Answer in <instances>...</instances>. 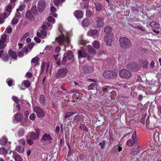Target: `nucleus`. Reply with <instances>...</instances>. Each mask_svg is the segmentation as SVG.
<instances>
[{
    "label": "nucleus",
    "instance_id": "obj_1",
    "mask_svg": "<svg viewBox=\"0 0 161 161\" xmlns=\"http://www.w3.org/2000/svg\"><path fill=\"white\" fill-rule=\"evenodd\" d=\"M119 41L120 46L124 49L130 48L132 45L131 41L127 38L125 37H120Z\"/></svg>",
    "mask_w": 161,
    "mask_h": 161
},
{
    "label": "nucleus",
    "instance_id": "obj_2",
    "mask_svg": "<svg viewBox=\"0 0 161 161\" xmlns=\"http://www.w3.org/2000/svg\"><path fill=\"white\" fill-rule=\"evenodd\" d=\"M157 120V119L155 115H154L153 117H151L150 119L148 117L146 121V127L150 130L154 129Z\"/></svg>",
    "mask_w": 161,
    "mask_h": 161
},
{
    "label": "nucleus",
    "instance_id": "obj_3",
    "mask_svg": "<svg viewBox=\"0 0 161 161\" xmlns=\"http://www.w3.org/2000/svg\"><path fill=\"white\" fill-rule=\"evenodd\" d=\"M94 21L93 24V27L96 28H100L104 25V19L99 16H95Z\"/></svg>",
    "mask_w": 161,
    "mask_h": 161
},
{
    "label": "nucleus",
    "instance_id": "obj_4",
    "mask_svg": "<svg viewBox=\"0 0 161 161\" xmlns=\"http://www.w3.org/2000/svg\"><path fill=\"white\" fill-rule=\"evenodd\" d=\"M103 75L105 79L113 80L115 79L117 76V74L115 71L112 70H107L103 72Z\"/></svg>",
    "mask_w": 161,
    "mask_h": 161
},
{
    "label": "nucleus",
    "instance_id": "obj_5",
    "mask_svg": "<svg viewBox=\"0 0 161 161\" xmlns=\"http://www.w3.org/2000/svg\"><path fill=\"white\" fill-rule=\"evenodd\" d=\"M68 73V70L66 68H63L58 69L55 74L57 79H62L67 75Z\"/></svg>",
    "mask_w": 161,
    "mask_h": 161
},
{
    "label": "nucleus",
    "instance_id": "obj_6",
    "mask_svg": "<svg viewBox=\"0 0 161 161\" xmlns=\"http://www.w3.org/2000/svg\"><path fill=\"white\" fill-rule=\"evenodd\" d=\"M56 40L60 45H63L65 43L69 44V38L67 36H64L63 34L57 37Z\"/></svg>",
    "mask_w": 161,
    "mask_h": 161
},
{
    "label": "nucleus",
    "instance_id": "obj_7",
    "mask_svg": "<svg viewBox=\"0 0 161 161\" xmlns=\"http://www.w3.org/2000/svg\"><path fill=\"white\" fill-rule=\"evenodd\" d=\"M77 113L76 111H74L70 112H67L64 114V120L68 123L72 122L73 119V115Z\"/></svg>",
    "mask_w": 161,
    "mask_h": 161
},
{
    "label": "nucleus",
    "instance_id": "obj_8",
    "mask_svg": "<svg viewBox=\"0 0 161 161\" xmlns=\"http://www.w3.org/2000/svg\"><path fill=\"white\" fill-rule=\"evenodd\" d=\"M127 68L130 70L133 71H138L140 68L137 63L133 62H129L127 65Z\"/></svg>",
    "mask_w": 161,
    "mask_h": 161
},
{
    "label": "nucleus",
    "instance_id": "obj_9",
    "mask_svg": "<svg viewBox=\"0 0 161 161\" xmlns=\"http://www.w3.org/2000/svg\"><path fill=\"white\" fill-rule=\"evenodd\" d=\"M119 75L123 78L128 79L131 77V73L129 71L123 69L120 71Z\"/></svg>",
    "mask_w": 161,
    "mask_h": 161
},
{
    "label": "nucleus",
    "instance_id": "obj_10",
    "mask_svg": "<svg viewBox=\"0 0 161 161\" xmlns=\"http://www.w3.org/2000/svg\"><path fill=\"white\" fill-rule=\"evenodd\" d=\"M46 5L45 0H39L38 2L37 8L39 12H42L44 10Z\"/></svg>",
    "mask_w": 161,
    "mask_h": 161
},
{
    "label": "nucleus",
    "instance_id": "obj_11",
    "mask_svg": "<svg viewBox=\"0 0 161 161\" xmlns=\"http://www.w3.org/2000/svg\"><path fill=\"white\" fill-rule=\"evenodd\" d=\"M35 130V132L32 131L31 132L30 136L31 138L34 140L38 139L40 134V131L39 129H36Z\"/></svg>",
    "mask_w": 161,
    "mask_h": 161
},
{
    "label": "nucleus",
    "instance_id": "obj_12",
    "mask_svg": "<svg viewBox=\"0 0 161 161\" xmlns=\"http://www.w3.org/2000/svg\"><path fill=\"white\" fill-rule=\"evenodd\" d=\"M35 110L38 118H42L45 115L44 111L40 108L38 106L36 107Z\"/></svg>",
    "mask_w": 161,
    "mask_h": 161
},
{
    "label": "nucleus",
    "instance_id": "obj_13",
    "mask_svg": "<svg viewBox=\"0 0 161 161\" xmlns=\"http://www.w3.org/2000/svg\"><path fill=\"white\" fill-rule=\"evenodd\" d=\"M84 117L85 116L83 114H78L73 117L72 122L73 124H75L80 121H82Z\"/></svg>",
    "mask_w": 161,
    "mask_h": 161
},
{
    "label": "nucleus",
    "instance_id": "obj_14",
    "mask_svg": "<svg viewBox=\"0 0 161 161\" xmlns=\"http://www.w3.org/2000/svg\"><path fill=\"white\" fill-rule=\"evenodd\" d=\"M113 38V34L106 35L104 37V41L106 45L110 46Z\"/></svg>",
    "mask_w": 161,
    "mask_h": 161
},
{
    "label": "nucleus",
    "instance_id": "obj_15",
    "mask_svg": "<svg viewBox=\"0 0 161 161\" xmlns=\"http://www.w3.org/2000/svg\"><path fill=\"white\" fill-rule=\"evenodd\" d=\"M89 35L96 38L98 36V31L96 29H91L89 31Z\"/></svg>",
    "mask_w": 161,
    "mask_h": 161
},
{
    "label": "nucleus",
    "instance_id": "obj_16",
    "mask_svg": "<svg viewBox=\"0 0 161 161\" xmlns=\"http://www.w3.org/2000/svg\"><path fill=\"white\" fill-rule=\"evenodd\" d=\"M140 150V147L138 145L134 147L132 149L130 152V155L135 156L137 154V153Z\"/></svg>",
    "mask_w": 161,
    "mask_h": 161
},
{
    "label": "nucleus",
    "instance_id": "obj_17",
    "mask_svg": "<svg viewBox=\"0 0 161 161\" xmlns=\"http://www.w3.org/2000/svg\"><path fill=\"white\" fill-rule=\"evenodd\" d=\"M74 16L77 19L82 18L83 15V12L80 10H75L74 13Z\"/></svg>",
    "mask_w": 161,
    "mask_h": 161
},
{
    "label": "nucleus",
    "instance_id": "obj_18",
    "mask_svg": "<svg viewBox=\"0 0 161 161\" xmlns=\"http://www.w3.org/2000/svg\"><path fill=\"white\" fill-rule=\"evenodd\" d=\"M26 18L31 21H33L34 20V16L32 14L30 10H28L26 13Z\"/></svg>",
    "mask_w": 161,
    "mask_h": 161
},
{
    "label": "nucleus",
    "instance_id": "obj_19",
    "mask_svg": "<svg viewBox=\"0 0 161 161\" xmlns=\"http://www.w3.org/2000/svg\"><path fill=\"white\" fill-rule=\"evenodd\" d=\"M52 140V138L49 134H44L42 136L41 140L42 141H50Z\"/></svg>",
    "mask_w": 161,
    "mask_h": 161
},
{
    "label": "nucleus",
    "instance_id": "obj_20",
    "mask_svg": "<svg viewBox=\"0 0 161 161\" xmlns=\"http://www.w3.org/2000/svg\"><path fill=\"white\" fill-rule=\"evenodd\" d=\"M7 13L4 12L3 13H1L0 14V24H3L4 21V19L6 18L8 15L7 16Z\"/></svg>",
    "mask_w": 161,
    "mask_h": 161
},
{
    "label": "nucleus",
    "instance_id": "obj_21",
    "mask_svg": "<svg viewBox=\"0 0 161 161\" xmlns=\"http://www.w3.org/2000/svg\"><path fill=\"white\" fill-rule=\"evenodd\" d=\"M12 5L10 4H8L4 8V9L7 12V14L9 15L12 12Z\"/></svg>",
    "mask_w": 161,
    "mask_h": 161
},
{
    "label": "nucleus",
    "instance_id": "obj_22",
    "mask_svg": "<svg viewBox=\"0 0 161 161\" xmlns=\"http://www.w3.org/2000/svg\"><path fill=\"white\" fill-rule=\"evenodd\" d=\"M87 54L84 50H79L78 52V55L79 58H85L87 56Z\"/></svg>",
    "mask_w": 161,
    "mask_h": 161
},
{
    "label": "nucleus",
    "instance_id": "obj_23",
    "mask_svg": "<svg viewBox=\"0 0 161 161\" xmlns=\"http://www.w3.org/2000/svg\"><path fill=\"white\" fill-rule=\"evenodd\" d=\"M14 116L15 119L18 122H21L23 119V115L20 113L15 114Z\"/></svg>",
    "mask_w": 161,
    "mask_h": 161
},
{
    "label": "nucleus",
    "instance_id": "obj_24",
    "mask_svg": "<svg viewBox=\"0 0 161 161\" xmlns=\"http://www.w3.org/2000/svg\"><path fill=\"white\" fill-rule=\"evenodd\" d=\"M39 102L42 105L45 106L46 104V99L43 94H41L40 96Z\"/></svg>",
    "mask_w": 161,
    "mask_h": 161
},
{
    "label": "nucleus",
    "instance_id": "obj_25",
    "mask_svg": "<svg viewBox=\"0 0 161 161\" xmlns=\"http://www.w3.org/2000/svg\"><path fill=\"white\" fill-rule=\"evenodd\" d=\"M88 52L89 54L93 56L96 53V50L91 46H88Z\"/></svg>",
    "mask_w": 161,
    "mask_h": 161
},
{
    "label": "nucleus",
    "instance_id": "obj_26",
    "mask_svg": "<svg viewBox=\"0 0 161 161\" xmlns=\"http://www.w3.org/2000/svg\"><path fill=\"white\" fill-rule=\"evenodd\" d=\"M8 55L13 59H16L17 58L16 53L13 51L12 50L9 49L8 50Z\"/></svg>",
    "mask_w": 161,
    "mask_h": 161
},
{
    "label": "nucleus",
    "instance_id": "obj_27",
    "mask_svg": "<svg viewBox=\"0 0 161 161\" xmlns=\"http://www.w3.org/2000/svg\"><path fill=\"white\" fill-rule=\"evenodd\" d=\"M82 24L84 27H88L90 24V21L89 19L86 18L82 20Z\"/></svg>",
    "mask_w": 161,
    "mask_h": 161
},
{
    "label": "nucleus",
    "instance_id": "obj_28",
    "mask_svg": "<svg viewBox=\"0 0 161 161\" xmlns=\"http://www.w3.org/2000/svg\"><path fill=\"white\" fill-rule=\"evenodd\" d=\"M112 31V28L109 26L105 27L104 28V32L106 33V35L113 34L111 33Z\"/></svg>",
    "mask_w": 161,
    "mask_h": 161
},
{
    "label": "nucleus",
    "instance_id": "obj_29",
    "mask_svg": "<svg viewBox=\"0 0 161 161\" xmlns=\"http://www.w3.org/2000/svg\"><path fill=\"white\" fill-rule=\"evenodd\" d=\"M15 150L19 153H23L24 151V147L20 145H19L16 147Z\"/></svg>",
    "mask_w": 161,
    "mask_h": 161
},
{
    "label": "nucleus",
    "instance_id": "obj_30",
    "mask_svg": "<svg viewBox=\"0 0 161 161\" xmlns=\"http://www.w3.org/2000/svg\"><path fill=\"white\" fill-rule=\"evenodd\" d=\"M64 54L66 55L67 59L69 60L71 59L74 57L73 53L71 51H70Z\"/></svg>",
    "mask_w": 161,
    "mask_h": 161
},
{
    "label": "nucleus",
    "instance_id": "obj_31",
    "mask_svg": "<svg viewBox=\"0 0 161 161\" xmlns=\"http://www.w3.org/2000/svg\"><path fill=\"white\" fill-rule=\"evenodd\" d=\"M111 89V87L109 86H105L102 87V90L104 93H108L109 91Z\"/></svg>",
    "mask_w": 161,
    "mask_h": 161
},
{
    "label": "nucleus",
    "instance_id": "obj_32",
    "mask_svg": "<svg viewBox=\"0 0 161 161\" xmlns=\"http://www.w3.org/2000/svg\"><path fill=\"white\" fill-rule=\"evenodd\" d=\"M83 71L86 73L92 72L93 71V68L92 67L86 66L83 68Z\"/></svg>",
    "mask_w": 161,
    "mask_h": 161
},
{
    "label": "nucleus",
    "instance_id": "obj_33",
    "mask_svg": "<svg viewBox=\"0 0 161 161\" xmlns=\"http://www.w3.org/2000/svg\"><path fill=\"white\" fill-rule=\"evenodd\" d=\"M31 11L32 13L35 15H36L38 14V12L36 9V6H33L31 9Z\"/></svg>",
    "mask_w": 161,
    "mask_h": 161
},
{
    "label": "nucleus",
    "instance_id": "obj_34",
    "mask_svg": "<svg viewBox=\"0 0 161 161\" xmlns=\"http://www.w3.org/2000/svg\"><path fill=\"white\" fill-rule=\"evenodd\" d=\"M25 133V130L24 129H20L18 132V136L19 137L23 136Z\"/></svg>",
    "mask_w": 161,
    "mask_h": 161
},
{
    "label": "nucleus",
    "instance_id": "obj_35",
    "mask_svg": "<svg viewBox=\"0 0 161 161\" xmlns=\"http://www.w3.org/2000/svg\"><path fill=\"white\" fill-rule=\"evenodd\" d=\"M97 84L95 83H92L88 87V90H93L96 88Z\"/></svg>",
    "mask_w": 161,
    "mask_h": 161
},
{
    "label": "nucleus",
    "instance_id": "obj_36",
    "mask_svg": "<svg viewBox=\"0 0 161 161\" xmlns=\"http://www.w3.org/2000/svg\"><path fill=\"white\" fill-rule=\"evenodd\" d=\"M96 6V10L98 11H100L102 9V5L101 4L97 3L95 4Z\"/></svg>",
    "mask_w": 161,
    "mask_h": 161
},
{
    "label": "nucleus",
    "instance_id": "obj_37",
    "mask_svg": "<svg viewBox=\"0 0 161 161\" xmlns=\"http://www.w3.org/2000/svg\"><path fill=\"white\" fill-rule=\"evenodd\" d=\"M25 4L24 3H21L19 6V7L18 8H17V10L22 12L25 9Z\"/></svg>",
    "mask_w": 161,
    "mask_h": 161
},
{
    "label": "nucleus",
    "instance_id": "obj_38",
    "mask_svg": "<svg viewBox=\"0 0 161 161\" xmlns=\"http://www.w3.org/2000/svg\"><path fill=\"white\" fill-rule=\"evenodd\" d=\"M7 142V139L6 137L2 138L0 141V144L2 145H5L6 144Z\"/></svg>",
    "mask_w": 161,
    "mask_h": 161
},
{
    "label": "nucleus",
    "instance_id": "obj_39",
    "mask_svg": "<svg viewBox=\"0 0 161 161\" xmlns=\"http://www.w3.org/2000/svg\"><path fill=\"white\" fill-rule=\"evenodd\" d=\"M92 45L93 47L96 48H98L100 47V45L99 42L97 41H94L92 43Z\"/></svg>",
    "mask_w": 161,
    "mask_h": 161
},
{
    "label": "nucleus",
    "instance_id": "obj_40",
    "mask_svg": "<svg viewBox=\"0 0 161 161\" xmlns=\"http://www.w3.org/2000/svg\"><path fill=\"white\" fill-rule=\"evenodd\" d=\"M7 35L6 34H4L1 36L0 42H5L7 40Z\"/></svg>",
    "mask_w": 161,
    "mask_h": 161
},
{
    "label": "nucleus",
    "instance_id": "obj_41",
    "mask_svg": "<svg viewBox=\"0 0 161 161\" xmlns=\"http://www.w3.org/2000/svg\"><path fill=\"white\" fill-rule=\"evenodd\" d=\"M131 138L133 140L134 143H136L137 140H136L137 136H136V131H135L131 136Z\"/></svg>",
    "mask_w": 161,
    "mask_h": 161
},
{
    "label": "nucleus",
    "instance_id": "obj_42",
    "mask_svg": "<svg viewBox=\"0 0 161 161\" xmlns=\"http://www.w3.org/2000/svg\"><path fill=\"white\" fill-rule=\"evenodd\" d=\"M14 158L15 161H22V158L18 154L14 155Z\"/></svg>",
    "mask_w": 161,
    "mask_h": 161
},
{
    "label": "nucleus",
    "instance_id": "obj_43",
    "mask_svg": "<svg viewBox=\"0 0 161 161\" xmlns=\"http://www.w3.org/2000/svg\"><path fill=\"white\" fill-rule=\"evenodd\" d=\"M7 153L6 149L3 147L0 148V154L2 155H4Z\"/></svg>",
    "mask_w": 161,
    "mask_h": 161
},
{
    "label": "nucleus",
    "instance_id": "obj_44",
    "mask_svg": "<svg viewBox=\"0 0 161 161\" xmlns=\"http://www.w3.org/2000/svg\"><path fill=\"white\" fill-rule=\"evenodd\" d=\"M67 58L66 57V55H65V54H64V57L62 58V60L61 62V64L63 65H65L67 60Z\"/></svg>",
    "mask_w": 161,
    "mask_h": 161
},
{
    "label": "nucleus",
    "instance_id": "obj_45",
    "mask_svg": "<svg viewBox=\"0 0 161 161\" xmlns=\"http://www.w3.org/2000/svg\"><path fill=\"white\" fill-rule=\"evenodd\" d=\"M159 134L157 131H155L153 134V136L155 140L159 139Z\"/></svg>",
    "mask_w": 161,
    "mask_h": 161
},
{
    "label": "nucleus",
    "instance_id": "obj_46",
    "mask_svg": "<svg viewBox=\"0 0 161 161\" xmlns=\"http://www.w3.org/2000/svg\"><path fill=\"white\" fill-rule=\"evenodd\" d=\"M23 83L25 86L27 87H29L31 85V83L30 81L28 80H25L23 81Z\"/></svg>",
    "mask_w": 161,
    "mask_h": 161
},
{
    "label": "nucleus",
    "instance_id": "obj_47",
    "mask_svg": "<svg viewBox=\"0 0 161 161\" xmlns=\"http://www.w3.org/2000/svg\"><path fill=\"white\" fill-rule=\"evenodd\" d=\"M46 63L45 62L42 61V64L41 65V73H43L45 69V66L46 65Z\"/></svg>",
    "mask_w": 161,
    "mask_h": 161
},
{
    "label": "nucleus",
    "instance_id": "obj_48",
    "mask_svg": "<svg viewBox=\"0 0 161 161\" xmlns=\"http://www.w3.org/2000/svg\"><path fill=\"white\" fill-rule=\"evenodd\" d=\"M19 11H20L17 10V12L15 16L17 17V18H20L23 15V13H20Z\"/></svg>",
    "mask_w": 161,
    "mask_h": 161
},
{
    "label": "nucleus",
    "instance_id": "obj_49",
    "mask_svg": "<svg viewBox=\"0 0 161 161\" xmlns=\"http://www.w3.org/2000/svg\"><path fill=\"white\" fill-rule=\"evenodd\" d=\"M134 143L133 141L131 139H129L127 142L126 144L128 146L131 147L132 146Z\"/></svg>",
    "mask_w": 161,
    "mask_h": 161
},
{
    "label": "nucleus",
    "instance_id": "obj_50",
    "mask_svg": "<svg viewBox=\"0 0 161 161\" xmlns=\"http://www.w3.org/2000/svg\"><path fill=\"white\" fill-rule=\"evenodd\" d=\"M3 60L5 62L7 61L8 59V56L7 54H4L2 56Z\"/></svg>",
    "mask_w": 161,
    "mask_h": 161
},
{
    "label": "nucleus",
    "instance_id": "obj_51",
    "mask_svg": "<svg viewBox=\"0 0 161 161\" xmlns=\"http://www.w3.org/2000/svg\"><path fill=\"white\" fill-rule=\"evenodd\" d=\"M17 18H18L17 17H16V16H15L13 19L12 21V25H15L18 23L19 20Z\"/></svg>",
    "mask_w": 161,
    "mask_h": 161
},
{
    "label": "nucleus",
    "instance_id": "obj_52",
    "mask_svg": "<svg viewBox=\"0 0 161 161\" xmlns=\"http://www.w3.org/2000/svg\"><path fill=\"white\" fill-rule=\"evenodd\" d=\"M39 60V58L37 57H36L33 58L31 60L32 63H36L38 62Z\"/></svg>",
    "mask_w": 161,
    "mask_h": 161
},
{
    "label": "nucleus",
    "instance_id": "obj_53",
    "mask_svg": "<svg viewBox=\"0 0 161 161\" xmlns=\"http://www.w3.org/2000/svg\"><path fill=\"white\" fill-rule=\"evenodd\" d=\"M46 77L44 76L42 80V85L44 87H46L47 86V82L46 81Z\"/></svg>",
    "mask_w": 161,
    "mask_h": 161
},
{
    "label": "nucleus",
    "instance_id": "obj_54",
    "mask_svg": "<svg viewBox=\"0 0 161 161\" xmlns=\"http://www.w3.org/2000/svg\"><path fill=\"white\" fill-rule=\"evenodd\" d=\"M41 33L42 34V36H43L42 37L43 38L47 36V32L44 30H42L41 31Z\"/></svg>",
    "mask_w": 161,
    "mask_h": 161
},
{
    "label": "nucleus",
    "instance_id": "obj_55",
    "mask_svg": "<svg viewBox=\"0 0 161 161\" xmlns=\"http://www.w3.org/2000/svg\"><path fill=\"white\" fill-rule=\"evenodd\" d=\"M48 21L49 22L53 23L55 20V19L52 16H49L47 19Z\"/></svg>",
    "mask_w": 161,
    "mask_h": 161
},
{
    "label": "nucleus",
    "instance_id": "obj_56",
    "mask_svg": "<svg viewBox=\"0 0 161 161\" xmlns=\"http://www.w3.org/2000/svg\"><path fill=\"white\" fill-rule=\"evenodd\" d=\"M86 16L87 17H90L92 16V14L90 10H88L86 11Z\"/></svg>",
    "mask_w": 161,
    "mask_h": 161
},
{
    "label": "nucleus",
    "instance_id": "obj_57",
    "mask_svg": "<svg viewBox=\"0 0 161 161\" xmlns=\"http://www.w3.org/2000/svg\"><path fill=\"white\" fill-rule=\"evenodd\" d=\"M12 99L14 102L18 104L19 103V99L18 97L15 96H13L12 97Z\"/></svg>",
    "mask_w": 161,
    "mask_h": 161
},
{
    "label": "nucleus",
    "instance_id": "obj_58",
    "mask_svg": "<svg viewBox=\"0 0 161 161\" xmlns=\"http://www.w3.org/2000/svg\"><path fill=\"white\" fill-rule=\"evenodd\" d=\"M106 143L105 141H103L102 142H100L99 143V145L101 146L102 149H103L104 148V146Z\"/></svg>",
    "mask_w": 161,
    "mask_h": 161
},
{
    "label": "nucleus",
    "instance_id": "obj_59",
    "mask_svg": "<svg viewBox=\"0 0 161 161\" xmlns=\"http://www.w3.org/2000/svg\"><path fill=\"white\" fill-rule=\"evenodd\" d=\"M36 118L35 115L34 114H32L29 116V119H30L33 120L35 119Z\"/></svg>",
    "mask_w": 161,
    "mask_h": 161
},
{
    "label": "nucleus",
    "instance_id": "obj_60",
    "mask_svg": "<svg viewBox=\"0 0 161 161\" xmlns=\"http://www.w3.org/2000/svg\"><path fill=\"white\" fill-rule=\"evenodd\" d=\"M31 140L32 139H31L30 138H29L28 139L27 141V143L29 145H32L34 143L33 141Z\"/></svg>",
    "mask_w": 161,
    "mask_h": 161
},
{
    "label": "nucleus",
    "instance_id": "obj_61",
    "mask_svg": "<svg viewBox=\"0 0 161 161\" xmlns=\"http://www.w3.org/2000/svg\"><path fill=\"white\" fill-rule=\"evenodd\" d=\"M4 43L0 42V50L4 48L6 46V45L4 44Z\"/></svg>",
    "mask_w": 161,
    "mask_h": 161
},
{
    "label": "nucleus",
    "instance_id": "obj_62",
    "mask_svg": "<svg viewBox=\"0 0 161 161\" xmlns=\"http://www.w3.org/2000/svg\"><path fill=\"white\" fill-rule=\"evenodd\" d=\"M142 62V63L144 65V67L146 68L148 64V62L145 60H143Z\"/></svg>",
    "mask_w": 161,
    "mask_h": 161
},
{
    "label": "nucleus",
    "instance_id": "obj_63",
    "mask_svg": "<svg viewBox=\"0 0 161 161\" xmlns=\"http://www.w3.org/2000/svg\"><path fill=\"white\" fill-rule=\"evenodd\" d=\"M53 3L55 5L58 6L59 4L60 1L59 0H53Z\"/></svg>",
    "mask_w": 161,
    "mask_h": 161
},
{
    "label": "nucleus",
    "instance_id": "obj_64",
    "mask_svg": "<svg viewBox=\"0 0 161 161\" xmlns=\"http://www.w3.org/2000/svg\"><path fill=\"white\" fill-rule=\"evenodd\" d=\"M27 123V119H24L23 122L21 123L20 124L21 125L27 126V125L26 124Z\"/></svg>",
    "mask_w": 161,
    "mask_h": 161
}]
</instances>
